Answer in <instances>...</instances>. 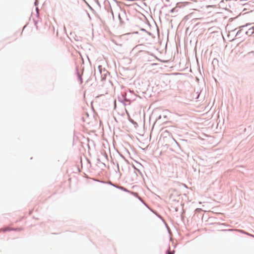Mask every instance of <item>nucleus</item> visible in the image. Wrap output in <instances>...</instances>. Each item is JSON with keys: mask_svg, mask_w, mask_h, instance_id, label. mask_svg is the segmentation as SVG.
<instances>
[{"mask_svg": "<svg viewBox=\"0 0 254 254\" xmlns=\"http://www.w3.org/2000/svg\"><path fill=\"white\" fill-rule=\"evenodd\" d=\"M12 230L19 231V230H20V229L19 228L14 229V228H10L9 227H7L5 228L0 229V232H5L7 231H12Z\"/></svg>", "mask_w": 254, "mask_h": 254, "instance_id": "nucleus-1", "label": "nucleus"}, {"mask_svg": "<svg viewBox=\"0 0 254 254\" xmlns=\"http://www.w3.org/2000/svg\"><path fill=\"white\" fill-rule=\"evenodd\" d=\"M254 27H252V28H250L249 30V31L246 32V33L247 34H252L254 33Z\"/></svg>", "mask_w": 254, "mask_h": 254, "instance_id": "nucleus-2", "label": "nucleus"}, {"mask_svg": "<svg viewBox=\"0 0 254 254\" xmlns=\"http://www.w3.org/2000/svg\"><path fill=\"white\" fill-rule=\"evenodd\" d=\"M167 254H173V252H171V251H168L167 252Z\"/></svg>", "mask_w": 254, "mask_h": 254, "instance_id": "nucleus-3", "label": "nucleus"}]
</instances>
